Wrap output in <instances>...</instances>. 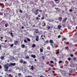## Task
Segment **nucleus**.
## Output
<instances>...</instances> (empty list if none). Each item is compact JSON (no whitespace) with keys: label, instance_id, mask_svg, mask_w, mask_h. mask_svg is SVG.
Segmentation results:
<instances>
[{"label":"nucleus","instance_id":"28","mask_svg":"<svg viewBox=\"0 0 77 77\" xmlns=\"http://www.w3.org/2000/svg\"><path fill=\"white\" fill-rule=\"evenodd\" d=\"M27 40L28 41H29V42H30V40L29 38H28L27 39Z\"/></svg>","mask_w":77,"mask_h":77},{"label":"nucleus","instance_id":"14","mask_svg":"<svg viewBox=\"0 0 77 77\" xmlns=\"http://www.w3.org/2000/svg\"><path fill=\"white\" fill-rule=\"evenodd\" d=\"M36 46V45H35V44H33L32 45V47H35Z\"/></svg>","mask_w":77,"mask_h":77},{"label":"nucleus","instance_id":"32","mask_svg":"<svg viewBox=\"0 0 77 77\" xmlns=\"http://www.w3.org/2000/svg\"><path fill=\"white\" fill-rule=\"evenodd\" d=\"M68 60H69V61H70V60H71V58L70 57L68 58Z\"/></svg>","mask_w":77,"mask_h":77},{"label":"nucleus","instance_id":"12","mask_svg":"<svg viewBox=\"0 0 77 77\" xmlns=\"http://www.w3.org/2000/svg\"><path fill=\"white\" fill-rule=\"evenodd\" d=\"M9 34H10L11 35V37H13L14 36V35H13V33L12 32H9Z\"/></svg>","mask_w":77,"mask_h":77},{"label":"nucleus","instance_id":"48","mask_svg":"<svg viewBox=\"0 0 77 77\" xmlns=\"http://www.w3.org/2000/svg\"><path fill=\"white\" fill-rule=\"evenodd\" d=\"M25 77H31V76H25Z\"/></svg>","mask_w":77,"mask_h":77},{"label":"nucleus","instance_id":"63","mask_svg":"<svg viewBox=\"0 0 77 77\" xmlns=\"http://www.w3.org/2000/svg\"><path fill=\"white\" fill-rule=\"evenodd\" d=\"M43 36L42 35L41 36V38H42V37Z\"/></svg>","mask_w":77,"mask_h":77},{"label":"nucleus","instance_id":"23","mask_svg":"<svg viewBox=\"0 0 77 77\" xmlns=\"http://www.w3.org/2000/svg\"><path fill=\"white\" fill-rule=\"evenodd\" d=\"M50 62L51 63H54V61H50Z\"/></svg>","mask_w":77,"mask_h":77},{"label":"nucleus","instance_id":"9","mask_svg":"<svg viewBox=\"0 0 77 77\" xmlns=\"http://www.w3.org/2000/svg\"><path fill=\"white\" fill-rule=\"evenodd\" d=\"M32 57H33V58H36V55H31Z\"/></svg>","mask_w":77,"mask_h":77},{"label":"nucleus","instance_id":"51","mask_svg":"<svg viewBox=\"0 0 77 77\" xmlns=\"http://www.w3.org/2000/svg\"><path fill=\"white\" fill-rule=\"evenodd\" d=\"M8 41V40H5V42H7Z\"/></svg>","mask_w":77,"mask_h":77},{"label":"nucleus","instance_id":"62","mask_svg":"<svg viewBox=\"0 0 77 77\" xmlns=\"http://www.w3.org/2000/svg\"><path fill=\"white\" fill-rule=\"evenodd\" d=\"M43 36H44V38H45V35H44Z\"/></svg>","mask_w":77,"mask_h":77},{"label":"nucleus","instance_id":"24","mask_svg":"<svg viewBox=\"0 0 77 77\" xmlns=\"http://www.w3.org/2000/svg\"><path fill=\"white\" fill-rule=\"evenodd\" d=\"M42 59H43V60L45 59V57H44V56H42Z\"/></svg>","mask_w":77,"mask_h":77},{"label":"nucleus","instance_id":"10","mask_svg":"<svg viewBox=\"0 0 77 77\" xmlns=\"http://www.w3.org/2000/svg\"><path fill=\"white\" fill-rule=\"evenodd\" d=\"M62 17H60L59 18L58 20L60 21H62Z\"/></svg>","mask_w":77,"mask_h":77},{"label":"nucleus","instance_id":"53","mask_svg":"<svg viewBox=\"0 0 77 77\" xmlns=\"http://www.w3.org/2000/svg\"><path fill=\"white\" fill-rule=\"evenodd\" d=\"M10 77H13V76H12V75H11L10 76Z\"/></svg>","mask_w":77,"mask_h":77},{"label":"nucleus","instance_id":"11","mask_svg":"<svg viewBox=\"0 0 77 77\" xmlns=\"http://www.w3.org/2000/svg\"><path fill=\"white\" fill-rule=\"evenodd\" d=\"M31 69L32 70H33V69H35V67L33 66L32 65L31 66Z\"/></svg>","mask_w":77,"mask_h":77},{"label":"nucleus","instance_id":"25","mask_svg":"<svg viewBox=\"0 0 77 77\" xmlns=\"http://www.w3.org/2000/svg\"><path fill=\"white\" fill-rule=\"evenodd\" d=\"M14 46V44H11V45H10V47H13Z\"/></svg>","mask_w":77,"mask_h":77},{"label":"nucleus","instance_id":"19","mask_svg":"<svg viewBox=\"0 0 77 77\" xmlns=\"http://www.w3.org/2000/svg\"><path fill=\"white\" fill-rule=\"evenodd\" d=\"M4 57L3 56H1V59H2V60H3V59H4Z\"/></svg>","mask_w":77,"mask_h":77},{"label":"nucleus","instance_id":"43","mask_svg":"<svg viewBox=\"0 0 77 77\" xmlns=\"http://www.w3.org/2000/svg\"><path fill=\"white\" fill-rule=\"evenodd\" d=\"M19 75H21V73H18Z\"/></svg>","mask_w":77,"mask_h":77},{"label":"nucleus","instance_id":"33","mask_svg":"<svg viewBox=\"0 0 77 77\" xmlns=\"http://www.w3.org/2000/svg\"><path fill=\"white\" fill-rule=\"evenodd\" d=\"M70 56H71V57H73L74 55H73V54H70Z\"/></svg>","mask_w":77,"mask_h":77},{"label":"nucleus","instance_id":"2","mask_svg":"<svg viewBox=\"0 0 77 77\" xmlns=\"http://www.w3.org/2000/svg\"><path fill=\"white\" fill-rule=\"evenodd\" d=\"M16 65V63H10L9 64V66H15Z\"/></svg>","mask_w":77,"mask_h":77},{"label":"nucleus","instance_id":"49","mask_svg":"<svg viewBox=\"0 0 77 77\" xmlns=\"http://www.w3.org/2000/svg\"><path fill=\"white\" fill-rule=\"evenodd\" d=\"M0 69H2V66L0 65Z\"/></svg>","mask_w":77,"mask_h":77},{"label":"nucleus","instance_id":"13","mask_svg":"<svg viewBox=\"0 0 77 77\" xmlns=\"http://www.w3.org/2000/svg\"><path fill=\"white\" fill-rule=\"evenodd\" d=\"M8 25H9L8 24V23H6L5 25V27H8Z\"/></svg>","mask_w":77,"mask_h":77},{"label":"nucleus","instance_id":"7","mask_svg":"<svg viewBox=\"0 0 77 77\" xmlns=\"http://www.w3.org/2000/svg\"><path fill=\"white\" fill-rule=\"evenodd\" d=\"M67 19H68V18H67V17H66L63 20V23H65V22L66 21V20H67Z\"/></svg>","mask_w":77,"mask_h":77},{"label":"nucleus","instance_id":"59","mask_svg":"<svg viewBox=\"0 0 77 77\" xmlns=\"http://www.w3.org/2000/svg\"><path fill=\"white\" fill-rule=\"evenodd\" d=\"M1 39H3V37H1Z\"/></svg>","mask_w":77,"mask_h":77},{"label":"nucleus","instance_id":"40","mask_svg":"<svg viewBox=\"0 0 77 77\" xmlns=\"http://www.w3.org/2000/svg\"><path fill=\"white\" fill-rule=\"evenodd\" d=\"M51 27V26H49L48 27V29H50V28Z\"/></svg>","mask_w":77,"mask_h":77},{"label":"nucleus","instance_id":"8","mask_svg":"<svg viewBox=\"0 0 77 77\" xmlns=\"http://www.w3.org/2000/svg\"><path fill=\"white\" fill-rule=\"evenodd\" d=\"M50 43H51V45H52V46H53V45H52V44H53V41L52 40H50Z\"/></svg>","mask_w":77,"mask_h":77},{"label":"nucleus","instance_id":"45","mask_svg":"<svg viewBox=\"0 0 77 77\" xmlns=\"http://www.w3.org/2000/svg\"><path fill=\"white\" fill-rule=\"evenodd\" d=\"M63 40H66V38H63Z\"/></svg>","mask_w":77,"mask_h":77},{"label":"nucleus","instance_id":"5","mask_svg":"<svg viewBox=\"0 0 77 77\" xmlns=\"http://www.w3.org/2000/svg\"><path fill=\"white\" fill-rule=\"evenodd\" d=\"M51 5H52V7H53H53H54V6H55V5H54V2H51Z\"/></svg>","mask_w":77,"mask_h":77},{"label":"nucleus","instance_id":"27","mask_svg":"<svg viewBox=\"0 0 77 77\" xmlns=\"http://www.w3.org/2000/svg\"><path fill=\"white\" fill-rule=\"evenodd\" d=\"M47 49L48 50H50V47H48L47 48Z\"/></svg>","mask_w":77,"mask_h":77},{"label":"nucleus","instance_id":"4","mask_svg":"<svg viewBox=\"0 0 77 77\" xmlns=\"http://www.w3.org/2000/svg\"><path fill=\"white\" fill-rule=\"evenodd\" d=\"M35 15H38V14H39V13L38 12V9H37L36 10V11L35 12Z\"/></svg>","mask_w":77,"mask_h":77},{"label":"nucleus","instance_id":"15","mask_svg":"<svg viewBox=\"0 0 77 77\" xmlns=\"http://www.w3.org/2000/svg\"><path fill=\"white\" fill-rule=\"evenodd\" d=\"M45 44H48V40H47L46 41H45Z\"/></svg>","mask_w":77,"mask_h":77},{"label":"nucleus","instance_id":"47","mask_svg":"<svg viewBox=\"0 0 77 77\" xmlns=\"http://www.w3.org/2000/svg\"><path fill=\"white\" fill-rule=\"evenodd\" d=\"M8 71H9L10 72H11V70H8Z\"/></svg>","mask_w":77,"mask_h":77},{"label":"nucleus","instance_id":"57","mask_svg":"<svg viewBox=\"0 0 77 77\" xmlns=\"http://www.w3.org/2000/svg\"><path fill=\"white\" fill-rule=\"evenodd\" d=\"M35 25H33V26H32V27H35Z\"/></svg>","mask_w":77,"mask_h":77},{"label":"nucleus","instance_id":"46","mask_svg":"<svg viewBox=\"0 0 77 77\" xmlns=\"http://www.w3.org/2000/svg\"><path fill=\"white\" fill-rule=\"evenodd\" d=\"M56 54H58V51H57V52H56Z\"/></svg>","mask_w":77,"mask_h":77},{"label":"nucleus","instance_id":"21","mask_svg":"<svg viewBox=\"0 0 77 77\" xmlns=\"http://www.w3.org/2000/svg\"><path fill=\"white\" fill-rule=\"evenodd\" d=\"M23 60H20V63H23Z\"/></svg>","mask_w":77,"mask_h":77},{"label":"nucleus","instance_id":"61","mask_svg":"<svg viewBox=\"0 0 77 77\" xmlns=\"http://www.w3.org/2000/svg\"><path fill=\"white\" fill-rule=\"evenodd\" d=\"M55 2H57V1H58V0H55Z\"/></svg>","mask_w":77,"mask_h":77},{"label":"nucleus","instance_id":"22","mask_svg":"<svg viewBox=\"0 0 77 77\" xmlns=\"http://www.w3.org/2000/svg\"><path fill=\"white\" fill-rule=\"evenodd\" d=\"M73 60H74V61H75L76 60V57H75L73 58Z\"/></svg>","mask_w":77,"mask_h":77},{"label":"nucleus","instance_id":"42","mask_svg":"<svg viewBox=\"0 0 77 77\" xmlns=\"http://www.w3.org/2000/svg\"><path fill=\"white\" fill-rule=\"evenodd\" d=\"M38 19H39V17H36V20H38Z\"/></svg>","mask_w":77,"mask_h":77},{"label":"nucleus","instance_id":"54","mask_svg":"<svg viewBox=\"0 0 77 77\" xmlns=\"http://www.w3.org/2000/svg\"><path fill=\"white\" fill-rule=\"evenodd\" d=\"M39 33V32H36V33Z\"/></svg>","mask_w":77,"mask_h":77},{"label":"nucleus","instance_id":"35","mask_svg":"<svg viewBox=\"0 0 77 77\" xmlns=\"http://www.w3.org/2000/svg\"><path fill=\"white\" fill-rule=\"evenodd\" d=\"M51 70V68H49L48 69V71H50Z\"/></svg>","mask_w":77,"mask_h":77},{"label":"nucleus","instance_id":"17","mask_svg":"<svg viewBox=\"0 0 77 77\" xmlns=\"http://www.w3.org/2000/svg\"><path fill=\"white\" fill-rule=\"evenodd\" d=\"M61 27H62V26L60 25H58V29H60V28H61Z\"/></svg>","mask_w":77,"mask_h":77},{"label":"nucleus","instance_id":"20","mask_svg":"<svg viewBox=\"0 0 77 77\" xmlns=\"http://www.w3.org/2000/svg\"><path fill=\"white\" fill-rule=\"evenodd\" d=\"M22 48H25V45H22Z\"/></svg>","mask_w":77,"mask_h":77},{"label":"nucleus","instance_id":"58","mask_svg":"<svg viewBox=\"0 0 77 77\" xmlns=\"http://www.w3.org/2000/svg\"><path fill=\"white\" fill-rule=\"evenodd\" d=\"M0 48H1V45H0V50H1L2 49H1Z\"/></svg>","mask_w":77,"mask_h":77},{"label":"nucleus","instance_id":"34","mask_svg":"<svg viewBox=\"0 0 77 77\" xmlns=\"http://www.w3.org/2000/svg\"><path fill=\"white\" fill-rule=\"evenodd\" d=\"M70 12H72V10L71 9H70L69 10Z\"/></svg>","mask_w":77,"mask_h":77},{"label":"nucleus","instance_id":"38","mask_svg":"<svg viewBox=\"0 0 77 77\" xmlns=\"http://www.w3.org/2000/svg\"><path fill=\"white\" fill-rule=\"evenodd\" d=\"M44 18H44V17H42L41 19H42V20H44Z\"/></svg>","mask_w":77,"mask_h":77},{"label":"nucleus","instance_id":"18","mask_svg":"<svg viewBox=\"0 0 77 77\" xmlns=\"http://www.w3.org/2000/svg\"><path fill=\"white\" fill-rule=\"evenodd\" d=\"M40 51L42 53L43 51V49H42V48H40Z\"/></svg>","mask_w":77,"mask_h":77},{"label":"nucleus","instance_id":"26","mask_svg":"<svg viewBox=\"0 0 77 77\" xmlns=\"http://www.w3.org/2000/svg\"><path fill=\"white\" fill-rule=\"evenodd\" d=\"M62 60H60V61H59V63H62Z\"/></svg>","mask_w":77,"mask_h":77},{"label":"nucleus","instance_id":"50","mask_svg":"<svg viewBox=\"0 0 77 77\" xmlns=\"http://www.w3.org/2000/svg\"><path fill=\"white\" fill-rule=\"evenodd\" d=\"M54 72H55L54 71H52V73H54Z\"/></svg>","mask_w":77,"mask_h":77},{"label":"nucleus","instance_id":"56","mask_svg":"<svg viewBox=\"0 0 77 77\" xmlns=\"http://www.w3.org/2000/svg\"><path fill=\"white\" fill-rule=\"evenodd\" d=\"M38 17H40V15H38Z\"/></svg>","mask_w":77,"mask_h":77},{"label":"nucleus","instance_id":"16","mask_svg":"<svg viewBox=\"0 0 77 77\" xmlns=\"http://www.w3.org/2000/svg\"><path fill=\"white\" fill-rule=\"evenodd\" d=\"M19 12L20 13H23V11L21 9L19 10Z\"/></svg>","mask_w":77,"mask_h":77},{"label":"nucleus","instance_id":"3","mask_svg":"<svg viewBox=\"0 0 77 77\" xmlns=\"http://www.w3.org/2000/svg\"><path fill=\"white\" fill-rule=\"evenodd\" d=\"M36 41H39V36L38 35H36Z\"/></svg>","mask_w":77,"mask_h":77},{"label":"nucleus","instance_id":"55","mask_svg":"<svg viewBox=\"0 0 77 77\" xmlns=\"http://www.w3.org/2000/svg\"><path fill=\"white\" fill-rule=\"evenodd\" d=\"M42 39H43V40H44V38H42Z\"/></svg>","mask_w":77,"mask_h":77},{"label":"nucleus","instance_id":"41","mask_svg":"<svg viewBox=\"0 0 77 77\" xmlns=\"http://www.w3.org/2000/svg\"><path fill=\"white\" fill-rule=\"evenodd\" d=\"M41 2L42 3H44V0H41Z\"/></svg>","mask_w":77,"mask_h":77},{"label":"nucleus","instance_id":"1","mask_svg":"<svg viewBox=\"0 0 77 77\" xmlns=\"http://www.w3.org/2000/svg\"><path fill=\"white\" fill-rule=\"evenodd\" d=\"M4 68H6V69H5V71H7L8 70V69L9 68V67L8 66H7V65H5L4 66Z\"/></svg>","mask_w":77,"mask_h":77},{"label":"nucleus","instance_id":"60","mask_svg":"<svg viewBox=\"0 0 77 77\" xmlns=\"http://www.w3.org/2000/svg\"><path fill=\"white\" fill-rule=\"evenodd\" d=\"M23 63H26V62L25 61H24L23 62Z\"/></svg>","mask_w":77,"mask_h":77},{"label":"nucleus","instance_id":"64","mask_svg":"<svg viewBox=\"0 0 77 77\" xmlns=\"http://www.w3.org/2000/svg\"><path fill=\"white\" fill-rule=\"evenodd\" d=\"M76 29H77V26L76 27Z\"/></svg>","mask_w":77,"mask_h":77},{"label":"nucleus","instance_id":"36","mask_svg":"<svg viewBox=\"0 0 77 77\" xmlns=\"http://www.w3.org/2000/svg\"><path fill=\"white\" fill-rule=\"evenodd\" d=\"M60 37H61V36L60 35H59L58 36V38H60Z\"/></svg>","mask_w":77,"mask_h":77},{"label":"nucleus","instance_id":"30","mask_svg":"<svg viewBox=\"0 0 77 77\" xmlns=\"http://www.w3.org/2000/svg\"><path fill=\"white\" fill-rule=\"evenodd\" d=\"M26 59H29V56H27H27H26Z\"/></svg>","mask_w":77,"mask_h":77},{"label":"nucleus","instance_id":"37","mask_svg":"<svg viewBox=\"0 0 77 77\" xmlns=\"http://www.w3.org/2000/svg\"><path fill=\"white\" fill-rule=\"evenodd\" d=\"M44 25H43V26H46V24H45V23H44Z\"/></svg>","mask_w":77,"mask_h":77},{"label":"nucleus","instance_id":"29","mask_svg":"<svg viewBox=\"0 0 77 77\" xmlns=\"http://www.w3.org/2000/svg\"><path fill=\"white\" fill-rule=\"evenodd\" d=\"M24 42L25 43H27V40H24Z\"/></svg>","mask_w":77,"mask_h":77},{"label":"nucleus","instance_id":"39","mask_svg":"<svg viewBox=\"0 0 77 77\" xmlns=\"http://www.w3.org/2000/svg\"><path fill=\"white\" fill-rule=\"evenodd\" d=\"M39 12H42V10H39Z\"/></svg>","mask_w":77,"mask_h":77},{"label":"nucleus","instance_id":"44","mask_svg":"<svg viewBox=\"0 0 77 77\" xmlns=\"http://www.w3.org/2000/svg\"><path fill=\"white\" fill-rule=\"evenodd\" d=\"M1 6H3V4H1Z\"/></svg>","mask_w":77,"mask_h":77},{"label":"nucleus","instance_id":"31","mask_svg":"<svg viewBox=\"0 0 77 77\" xmlns=\"http://www.w3.org/2000/svg\"><path fill=\"white\" fill-rule=\"evenodd\" d=\"M3 15V13L2 12H0V15Z\"/></svg>","mask_w":77,"mask_h":77},{"label":"nucleus","instance_id":"52","mask_svg":"<svg viewBox=\"0 0 77 77\" xmlns=\"http://www.w3.org/2000/svg\"><path fill=\"white\" fill-rule=\"evenodd\" d=\"M22 28L23 29H24V26H22Z\"/></svg>","mask_w":77,"mask_h":77},{"label":"nucleus","instance_id":"6","mask_svg":"<svg viewBox=\"0 0 77 77\" xmlns=\"http://www.w3.org/2000/svg\"><path fill=\"white\" fill-rule=\"evenodd\" d=\"M14 45H18V41H15L14 42Z\"/></svg>","mask_w":77,"mask_h":77}]
</instances>
